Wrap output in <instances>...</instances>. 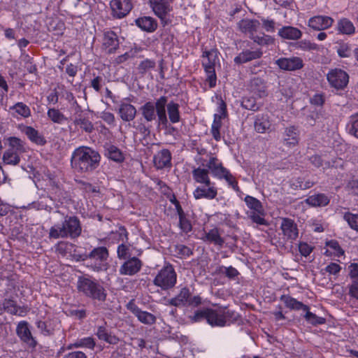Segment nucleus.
I'll return each mask as SVG.
<instances>
[{
  "label": "nucleus",
  "mask_w": 358,
  "mask_h": 358,
  "mask_svg": "<svg viewBox=\"0 0 358 358\" xmlns=\"http://www.w3.org/2000/svg\"><path fill=\"white\" fill-rule=\"evenodd\" d=\"M189 296L190 292L189 289L187 287H183L176 297L170 300L169 303L174 306H184L187 303V301Z\"/></svg>",
  "instance_id": "nucleus-30"
},
{
  "label": "nucleus",
  "mask_w": 358,
  "mask_h": 358,
  "mask_svg": "<svg viewBox=\"0 0 358 358\" xmlns=\"http://www.w3.org/2000/svg\"><path fill=\"white\" fill-rule=\"evenodd\" d=\"M177 274L173 266L166 264L157 273L153 280V284L160 287L162 290L172 289L176 284Z\"/></svg>",
  "instance_id": "nucleus-4"
},
{
  "label": "nucleus",
  "mask_w": 358,
  "mask_h": 358,
  "mask_svg": "<svg viewBox=\"0 0 358 358\" xmlns=\"http://www.w3.org/2000/svg\"><path fill=\"white\" fill-rule=\"evenodd\" d=\"M1 308H3V310L13 315H16L17 313L16 303L12 299H5Z\"/></svg>",
  "instance_id": "nucleus-53"
},
{
  "label": "nucleus",
  "mask_w": 358,
  "mask_h": 358,
  "mask_svg": "<svg viewBox=\"0 0 358 358\" xmlns=\"http://www.w3.org/2000/svg\"><path fill=\"white\" fill-rule=\"evenodd\" d=\"M154 105L157 115L166 113V107L167 108V105H169L168 97L165 96H160L156 100Z\"/></svg>",
  "instance_id": "nucleus-47"
},
{
  "label": "nucleus",
  "mask_w": 358,
  "mask_h": 358,
  "mask_svg": "<svg viewBox=\"0 0 358 358\" xmlns=\"http://www.w3.org/2000/svg\"><path fill=\"white\" fill-rule=\"evenodd\" d=\"M17 334L20 339L29 347L34 348L36 346V342L32 337L27 322L19 323L17 327Z\"/></svg>",
  "instance_id": "nucleus-17"
},
{
  "label": "nucleus",
  "mask_w": 358,
  "mask_h": 358,
  "mask_svg": "<svg viewBox=\"0 0 358 358\" xmlns=\"http://www.w3.org/2000/svg\"><path fill=\"white\" fill-rule=\"evenodd\" d=\"M208 169L197 168L192 171V176L196 182L204 184L206 186L211 185L210 180L208 176Z\"/></svg>",
  "instance_id": "nucleus-29"
},
{
  "label": "nucleus",
  "mask_w": 358,
  "mask_h": 358,
  "mask_svg": "<svg viewBox=\"0 0 358 358\" xmlns=\"http://www.w3.org/2000/svg\"><path fill=\"white\" fill-rule=\"evenodd\" d=\"M344 219L352 229L358 231V215L346 213Z\"/></svg>",
  "instance_id": "nucleus-54"
},
{
  "label": "nucleus",
  "mask_w": 358,
  "mask_h": 358,
  "mask_svg": "<svg viewBox=\"0 0 358 358\" xmlns=\"http://www.w3.org/2000/svg\"><path fill=\"white\" fill-rule=\"evenodd\" d=\"M337 53L340 57H349L350 56V48L348 43H341L337 47Z\"/></svg>",
  "instance_id": "nucleus-55"
},
{
  "label": "nucleus",
  "mask_w": 358,
  "mask_h": 358,
  "mask_svg": "<svg viewBox=\"0 0 358 358\" xmlns=\"http://www.w3.org/2000/svg\"><path fill=\"white\" fill-rule=\"evenodd\" d=\"M108 257V252L105 247H99L92 250V251L87 255L86 258L94 259L99 261H104Z\"/></svg>",
  "instance_id": "nucleus-39"
},
{
  "label": "nucleus",
  "mask_w": 358,
  "mask_h": 358,
  "mask_svg": "<svg viewBox=\"0 0 358 358\" xmlns=\"http://www.w3.org/2000/svg\"><path fill=\"white\" fill-rule=\"evenodd\" d=\"M241 106L243 108L252 111H257L259 108V105L257 103L256 99L253 96L243 97L241 101Z\"/></svg>",
  "instance_id": "nucleus-46"
},
{
  "label": "nucleus",
  "mask_w": 358,
  "mask_h": 358,
  "mask_svg": "<svg viewBox=\"0 0 358 358\" xmlns=\"http://www.w3.org/2000/svg\"><path fill=\"white\" fill-rule=\"evenodd\" d=\"M48 116L56 123H61L66 119L64 115L59 110L55 108L49 109Z\"/></svg>",
  "instance_id": "nucleus-52"
},
{
  "label": "nucleus",
  "mask_w": 358,
  "mask_h": 358,
  "mask_svg": "<svg viewBox=\"0 0 358 358\" xmlns=\"http://www.w3.org/2000/svg\"><path fill=\"white\" fill-rule=\"evenodd\" d=\"M176 252L181 256L189 257L192 255V250L185 245H178L176 246Z\"/></svg>",
  "instance_id": "nucleus-58"
},
{
  "label": "nucleus",
  "mask_w": 358,
  "mask_h": 358,
  "mask_svg": "<svg viewBox=\"0 0 358 358\" xmlns=\"http://www.w3.org/2000/svg\"><path fill=\"white\" fill-rule=\"evenodd\" d=\"M129 247L124 244H121L117 248V257L121 259H126L129 257Z\"/></svg>",
  "instance_id": "nucleus-57"
},
{
  "label": "nucleus",
  "mask_w": 358,
  "mask_h": 358,
  "mask_svg": "<svg viewBox=\"0 0 358 358\" xmlns=\"http://www.w3.org/2000/svg\"><path fill=\"white\" fill-rule=\"evenodd\" d=\"M96 336L100 340H103L110 344H117L119 341L118 338L111 335L104 326L99 327Z\"/></svg>",
  "instance_id": "nucleus-32"
},
{
  "label": "nucleus",
  "mask_w": 358,
  "mask_h": 358,
  "mask_svg": "<svg viewBox=\"0 0 358 358\" xmlns=\"http://www.w3.org/2000/svg\"><path fill=\"white\" fill-rule=\"evenodd\" d=\"M82 227L79 219L76 216L66 215L62 225H55L50 229V238H76L80 236Z\"/></svg>",
  "instance_id": "nucleus-2"
},
{
  "label": "nucleus",
  "mask_w": 358,
  "mask_h": 358,
  "mask_svg": "<svg viewBox=\"0 0 358 358\" xmlns=\"http://www.w3.org/2000/svg\"><path fill=\"white\" fill-rule=\"evenodd\" d=\"M119 114L123 121L130 122L135 118L136 109L130 103H122L119 108Z\"/></svg>",
  "instance_id": "nucleus-24"
},
{
  "label": "nucleus",
  "mask_w": 358,
  "mask_h": 358,
  "mask_svg": "<svg viewBox=\"0 0 358 358\" xmlns=\"http://www.w3.org/2000/svg\"><path fill=\"white\" fill-rule=\"evenodd\" d=\"M299 141V131L294 126H289L285 129L283 133L284 143L289 147L295 146Z\"/></svg>",
  "instance_id": "nucleus-21"
},
{
  "label": "nucleus",
  "mask_w": 358,
  "mask_h": 358,
  "mask_svg": "<svg viewBox=\"0 0 358 358\" xmlns=\"http://www.w3.org/2000/svg\"><path fill=\"white\" fill-rule=\"evenodd\" d=\"M248 87L250 92L259 98H264L268 95L266 83L262 78H252Z\"/></svg>",
  "instance_id": "nucleus-12"
},
{
  "label": "nucleus",
  "mask_w": 358,
  "mask_h": 358,
  "mask_svg": "<svg viewBox=\"0 0 358 358\" xmlns=\"http://www.w3.org/2000/svg\"><path fill=\"white\" fill-rule=\"evenodd\" d=\"M334 20L329 16L317 15L311 17L308 21V26L315 30H323L330 27Z\"/></svg>",
  "instance_id": "nucleus-14"
},
{
  "label": "nucleus",
  "mask_w": 358,
  "mask_h": 358,
  "mask_svg": "<svg viewBox=\"0 0 358 358\" xmlns=\"http://www.w3.org/2000/svg\"><path fill=\"white\" fill-rule=\"evenodd\" d=\"M262 56V52L260 50L251 51L249 50H243L234 58V62L237 64H241L250 62L253 59H259Z\"/></svg>",
  "instance_id": "nucleus-23"
},
{
  "label": "nucleus",
  "mask_w": 358,
  "mask_h": 358,
  "mask_svg": "<svg viewBox=\"0 0 358 358\" xmlns=\"http://www.w3.org/2000/svg\"><path fill=\"white\" fill-rule=\"evenodd\" d=\"M349 132L358 138V117H355L351 120Z\"/></svg>",
  "instance_id": "nucleus-61"
},
{
  "label": "nucleus",
  "mask_w": 358,
  "mask_h": 358,
  "mask_svg": "<svg viewBox=\"0 0 358 358\" xmlns=\"http://www.w3.org/2000/svg\"><path fill=\"white\" fill-rule=\"evenodd\" d=\"M349 294L350 296L358 300V282L352 281L349 287Z\"/></svg>",
  "instance_id": "nucleus-63"
},
{
  "label": "nucleus",
  "mask_w": 358,
  "mask_h": 358,
  "mask_svg": "<svg viewBox=\"0 0 358 358\" xmlns=\"http://www.w3.org/2000/svg\"><path fill=\"white\" fill-rule=\"evenodd\" d=\"M216 272L219 274H224L227 278L230 279H234L236 277L239 273L235 268L232 266L225 267V266H220Z\"/></svg>",
  "instance_id": "nucleus-49"
},
{
  "label": "nucleus",
  "mask_w": 358,
  "mask_h": 358,
  "mask_svg": "<svg viewBox=\"0 0 358 358\" xmlns=\"http://www.w3.org/2000/svg\"><path fill=\"white\" fill-rule=\"evenodd\" d=\"M171 154L167 149L162 150L154 157V164L157 169H162L171 166Z\"/></svg>",
  "instance_id": "nucleus-16"
},
{
  "label": "nucleus",
  "mask_w": 358,
  "mask_h": 358,
  "mask_svg": "<svg viewBox=\"0 0 358 358\" xmlns=\"http://www.w3.org/2000/svg\"><path fill=\"white\" fill-rule=\"evenodd\" d=\"M281 229L287 240H295L298 236V229L293 220L284 218L281 223Z\"/></svg>",
  "instance_id": "nucleus-18"
},
{
  "label": "nucleus",
  "mask_w": 358,
  "mask_h": 358,
  "mask_svg": "<svg viewBox=\"0 0 358 358\" xmlns=\"http://www.w3.org/2000/svg\"><path fill=\"white\" fill-rule=\"evenodd\" d=\"M6 140L8 142L9 145V148L8 150H11L13 152L21 154L26 151L24 143L21 139L11 136L6 138Z\"/></svg>",
  "instance_id": "nucleus-35"
},
{
  "label": "nucleus",
  "mask_w": 358,
  "mask_h": 358,
  "mask_svg": "<svg viewBox=\"0 0 358 358\" xmlns=\"http://www.w3.org/2000/svg\"><path fill=\"white\" fill-rule=\"evenodd\" d=\"M99 153L87 146L76 148L71 156L72 168L80 173H90L96 170L100 164Z\"/></svg>",
  "instance_id": "nucleus-1"
},
{
  "label": "nucleus",
  "mask_w": 358,
  "mask_h": 358,
  "mask_svg": "<svg viewBox=\"0 0 358 358\" xmlns=\"http://www.w3.org/2000/svg\"><path fill=\"white\" fill-rule=\"evenodd\" d=\"M155 67V62L153 60L146 59L142 61L138 66V70L139 73L145 74L148 71L154 69Z\"/></svg>",
  "instance_id": "nucleus-51"
},
{
  "label": "nucleus",
  "mask_w": 358,
  "mask_h": 358,
  "mask_svg": "<svg viewBox=\"0 0 358 358\" xmlns=\"http://www.w3.org/2000/svg\"><path fill=\"white\" fill-rule=\"evenodd\" d=\"M10 110H13L17 115L24 117H28L31 115L30 108L22 102H18L14 106L10 107Z\"/></svg>",
  "instance_id": "nucleus-42"
},
{
  "label": "nucleus",
  "mask_w": 358,
  "mask_h": 358,
  "mask_svg": "<svg viewBox=\"0 0 358 358\" xmlns=\"http://www.w3.org/2000/svg\"><path fill=\"white\" fill-rule=\"evenodd\" d=\"M136 24L142 30L147 32H152L157 28V21L154 18L148 16H144L136 19Z\"/></svg>",
  "instance_id": "nucleus-25"
},
{
  "label": "nucleus",
  "mask_w": 358,
  "mask_h": 358,
  "mask_svg": "<svg viewBox=\"0 0 358 358\" xmlns=\"http://www.w3.org/2000/svg\"><path fill=\"white\" fill-rule=\"evenodd\" d=\"M217 53L216 50H211L210 51H205L202 56V65L208 75L206 81L208 82L210 87H213L216 85L215 64L217 59Z\"/></svg>",
  "instance_id": "nucleus-6"
},
{
  "label": "nucleus",
  "mask_w": 358,
  "mask_h": 358,
  "mask_svg": "<svg viewBox=\"0 0 358 358\" xmlns=\"http://www.w3.org/2000/svg\"><path fill=\"white\" fill-rule=\"evenodd\" d=\"M78 289L85 296L101 301L106 299L105 289L96 281L90 278L80 277L78 281Z\"/></svg>",
  "instance_id": "nucleus-3"
},
{
  "label": "nucleus",
  "mask_w": 358,
  "mask_h": 358,
  "mask_svg": "<svg viewBox=\"0 0 358 358\" xmlns=\"http://www.w3.org/2000/svg\"><path fill=\"white\" fill-rule=\"evenodd\" d=\"M247 206L251 210L247 212V215L253 222L260 225H268L267 221L264 218V210L262 203L256 198L246 196L244 199Z\"/></svg>",
  "instance_id": "nucleus-5"
},
{
  "label": "nucleus",
  "mask_w": 358,
  "mask_h": 358,
  "mask_svg": "<svg viewBox=\"0 0 358 358\" xmlns=\"http://www.w3.org/2000/svg\"><path fill=\"white\" fill-rule=\"evenodd\" d=\"M113 16L122 18L127 15L133 8L131 2L124 0H112L110 2Z\"/></svg>",
  "instance_id": "nucleus-9"
},
{
  "label": "nucleus",
  "mask_w": 358,
  "mask_h": 358,
  "mask_svg": "<svg viewBox=\"0 0 358 358\" xmlns=\"http://www.w3.org/2000/svg\"><path fill=\"white\" fill-rule=\"evenodd\" d=\"M308 306L307 310H303L306 313L303 317L308 323L316 326L317 324H323L326 322V320L324 317L317 316L315 314L310 312Z\"/></svg>",
  "instance_id": "nucleus-43"
},
{
  "label": "nucleus",
  "mask_w": 358,
  "mask_h": 358,
  "mask_svg": "<svg viewBox=\"0 0 358 358\" xmlns=\"http://www.w3.org/2000/svg\"><path fill=\"white\" fill-rule=\"evenodd\" d=\"M251 39L260 45H270L274 43V38L268 35L262 34V36H253Z\"/></svg>",
  "instance_id": "nucleus-50"
},
{
  "label": "nucleus",
  "mask_w": 358,
  "mask_h": 358,
  "mask_svg": "<svg viewBox=\"0 0 358 358\" xmlns=\"http://www.w3.org/2000/svg\"><path fill=\"white\" fill-rule=\"evenodd\" d=\"M206 238L208 241L220 246H222L224 243V239L220 236L217 228L212 229L206 233Z\"/></svg>",
  "instance_id": "nucleus-41"
},
{
  "label": "nucleus",
  "mask_w": 358,
  "mask_h": 358,
  "mask_svg": "<svg viewBox=\"0 0 358 358\" xmlns=\"http://www.w3.org/2000/svg\"><path fill=\"white\" fill-rule=\"evenodd\" d=\"M167 111L169 118L172 123H176L180 121L179 105L173 101H171L167 105Z\"/></svg>",
  "instance_id": "nucleus-38"
},
{
  "label": "nucleus",
  "mask_w": 358,
  "mask_h": 358,
  "mask_svg": "<svg viewBox=\"0 0 358 358\" xmlns=\"http://www.w3.org/2000/svg\"><path fill=\"white\" fill-rule=\"evenodd\" d=\"M25 134L28 138L32 141L38 145H45L46 143L45 139L39 134L38 131L31 127H27L25 128Z\"/></svg>",
  "instance_id": "nucleus-36"
},
{
  "label": "nucleus",
  "mask_w": 358,
  "mask_h": 358,
  "mask_svg": "<svg viewBox=\"0 0 358 358\" xmlns=\"http://www.w3.org/2000/svg\"><path fill=\"white\" fill-rule=\"evenodd\" d=\"M136 317L140 322L145 324H153L156 322V317L146 311L141 310Z\"/></svg>",
  "instance_id": "nucleus-48"
},
{
  "label": "nucleus",
  "mask_w": 358,
  "mask_h": 358,
  "mask_svg": "<svg viewBox=\"0 0 358 358\" xmlns=\"http://www.w3.org/2000/svg\"><path fill=\"white\" fill-rule=\"evenodd\" d=\"M350 269V276L352 279V281L358 282V264H351Z\"/></svg>",
  "instance_id": "nucleus-64"
},
{
  "label": "nucleus",
  "mask_w": 358,
  "mask_h": 358,
  "mask_svg": "<svg viewBox=\"0 0 358 358\" xmlns=\"http://www.w3.org/2000/svg\"><path fill=\"white\" fill-rule=\"evenodd\" d=\"M259 26L260 22L257 20L243 19L238 23L240 31L244 34H249L250 38L257 32Z\"/></svg>",
  "instance_id": "nucleus-19"
},
{
  "label": "nucleus",
  "mask_w": 358,
  "mask_h": 358,
  "mask_svg": "<svg viewBox=\"0 0 358 358\" xmlns=\"http://www.w3.org/2000/svg\"><path fill=\"white\" fill-rule=\"evenodd\" d=\"M20 154L11 150H6L3 155L2 161L5 164L16 166L20 162Z\"/></svg>",
  "instance_id": "nucleus-33"
},
{
  "label": "nucleus",
  "mask_w": 358,
  "mask_h": 358,
  "mask_svg": "<svg viewBox=\"0 0 358 358\" xmlns=\"http://www.w3.org/2000/svg\"><path fill=\"white\" fill-rule=\"evenodd\" d=\"M217 194V189L212 186L198 187L194 192V196L196 199H213Z\"/></svg>",
  "instance_id": "nucleus-22"
},
{
  "label": "nucleus",
  "mask_w": 358,
  "mask_h": 358,
  "mask_svg": "<svg viewBox=\"0 0 358 358\" xmlns=\"http://www.w3.org/2000/svg\"><path fill=\"white\" fill-rule=\"evenodd\" d=\"M179 225L184 232L187 233L192 230V225L185 216L179 218Z\"/></svg>",
  "instance_id": "nucleus-60"
},
{
  "label": "nucleus",
  "mask_w": 358,
  "mask_h": 358,
  "mask_svg": "<svg viewBox=\"0 0 358 358\" xmlns=\"http://www.w3.org/2000/svg\"><path fill=\"white\" fill-rule=\"evenodd\" d=\"M140 111L143 118L148 122H152L157 119V113L154 102L148 101L144 103L141 108Z\"/></svg>",
  "instance_id": "nucleus-26"
},
{
  "label": "nucleus",
  "mask_w": 358,
  "mask_h": 358,
  "mask_svg": "<svg viewBox=\"0 0 358 358\" xmlns=\"http://www.w3.org/2000/svg\"><path fill=\"white\" fill-rule=\"evenodd\" d=\"M227 182V183L231 186V187L236 191L239 192V187L238 185V182L235 178V177L229 171L227 174L223 178Z\"/></svg>",
  "instance_id": "nucleus-59"
},
{
  "label": "nucleus",
  "mask_w": 358,
  "mask_h": 358,
  "mask_svg": "<svg viewBox=\"0 0 358 358\" xmlns=\"http://www.w3.org/2000/svg\"><path fill=\"white\" fill-rule=\"evenodd\" d=\"M233 313L227 308H209L206 321L212 327H224L227 323V320L232 317Z\"/></svg>",
  "instance_id": "nucleus-7"
},
{
  "label": "nucleus",
  "mask_w": 358,
  "mask_h": 358,
  "mask_svg": "<svg viewBox=\"0 0 358 358\" xmlns=\"http://www.w3.org/2000/svg\"><path fill=\"white\" fill-rule=\"evenodd\" d=\"M95 341L91 337L83 338L77 340L74 343L68 345L67 349L70 350L73 348H86L90 350L94 349Z\"/></svg>",
  "instance_id": "nucleus-37"
},
{
  "label": "nucleus",
  "mask_w": 358,
  "mask_h": 358,
  "mask_svg": "<svg viewBox=\"0 0 358 358\" xmlns=\"http://www.w3.org/2000/svg\"><path fill=\"white\" fill-rule=\"evenodd\" d=\"M271 124L266 117H257L255 122V129L258 133L263 134L269 129Z\"/></svg>",
  "instance_id": "nucleus-40"
},
{
  "label": "nucleus",
  "mask_w": 358,
  "mask_h": 358,
  "mask_svg": "<svg viewBox=\"0 0 358 358\" xmlns=\"http://www.w3.org/2000/svg\"><path fill=\"white\" fill-rule=\"evenodd\" d=\"M107 155L109 159L116 162H122L124 160L123 154L120 150L115 145H110L108 147Z\"/></svg>",
  "instance_id": "nucleus-45"
},
{
  "label": "nucleus",
  "mask_w": 358,
  "mask_h": 358,
  "mask_svg": "<svg viewBox=\"0 0 358 358\" xmlns=\"http://www.w3.org/2000/svg\"><path fill=\"white\" fill-rule=\"evenodd\" d=\"M275 64L280 69L285 71H296L303 66V60L297 57L280 58L276 60Z\"/></svg>",
  "instance_id": "nucleus-11"
},
{
  "label": "nucleus",
  "mask_w": 358,
  "mask_h": 358,
  "mask_svg": "<svg viewBox=\"0 0 358 358\" xmlns=\"http://www.w3.org/2000/svg\"><path fill=\"white\" fill-rule=\"evenodd\" d=\"M150 3L155 15L164 21L171 10V6L166 0H150Z\"/></svg>",
  "instance_id": "nucleus-15"
},
{
  "label": "nucleus",
  "mask_w": 358,
  "mask_h": 358,
  "mask_svg": "<svg viewBox=\"0 0 358 358\" xmlns=\"http://www.w3.org/2000/svg\"><path fill=\"white\" fill-rule=\"evenodd\" d=\"M306 202L312 206H325L329 203V199L324 194H317L308 196Z\"/></svg>",
  "instance_id": "nucleus-31"
},
{
  "label": "nucleus",
  "mask_w": 358,
  "mask_h": 358,
  "mask_svg": "<svg viewBox=\"0 0 358 358\" xmlns=\"http://www.w3.org/2000/svg\"><path fill=\"white\" fill-rule=\"evenodd\" d=\"M228 172L229 171L224 168L222 164H219V166L212 172V173L215 177L222 179Z\"/></svg>",
  "instance_id": "nucleus-62"
},
{
  "label": "nucleus",
  "mask_w": 358,
  "mask_h": 358,
  "mask_svg": "<svg viewBox=\"0 0 358 358\" xmlns=\"http://www.w3.org/2000/svg\"><path fill=\"white\" fill-rule=\"evenodd\" d=\"M337 28L338 31L343 34H352L355 31L354 24L347 18L340 20L338 22Z\"/></svg>",
  "instance_id": "nucleus-34"
},
{
  "label": "nucleus",
  "mask_w": 358,
  "mask_h": 358,
  "mask_svg": "<svg viewBox=\"0 0 358 358\" xmlns=\"http://www.w3.org/2000/svg\"><path fill=\"white\" fill-rule=\"evenodd\" d=\"M208 309L206 308L203 310H196L193 316H190V320L194 322H199L203 319H207Z\"/></svg>",
  "instance_id": "nucleus-56"
},
{
  "label": "nucleus",
  "mask_w": 358,
  "mask_h": 358,
  "mask_svg": "<svg viewBox=\"0 0 358 358\" xmlns=\"http://www.w3.org/2000/svg\"><path fill=\"white\" fill-rule=\"evenodd\" d=\"M280 301L284 302L285 306L291 310H302L303 311L308 309L307 305L303 304L302 302L297 301L296 299L289 295H282L280 296Z\"/></svg>",
  "instance_id": "nucleus-27"
},
{
  "label": "nucleus",
  "mask_w": 358,
  "mask_h": 358,
  "mask_svg": "<svg viewBox=\"0 0 358 358\" xmlns=\"http://www.w3.org/2000/svg\"><path fill=\"white\" fill-rule=\"evenodd\" d=\"M142 262L137 257L129 258L120 266L119 272L121 275H133L141 268Z\"/></svg>",
  "instance_id": "nucleus-13"
},
{
  "label": "nucleus",
  "mask_w": 358,
  "mask_h": 358,
  "mask_svg": "<svg viewBox=\"0 0 358 358\" xmlns=\"http://www.w3.org/2000/svg\"><path fill=\"white\" fill-rule=\"evenodd\" d=\"M278 34L280 36L285 39L297 40L301 38L302 33L296 27H283L279 30Z\"/></svg>",
  "instance_id": "nucleus-28"
},
{
  "label": "nucleus",
  "mask_w": 358,
  "mask_h": 358,
  "mask_svg": "<svg viewBox=\"0 0 358 358\" xmlns=\"http://www.w3.org/2000/svg\"><path fill=\"white\" fill-rule=\"evenodd\" d=\"M220 109L222 111V113L220 115L215 114L214 115V120L212 124L211 127V134L213 136V138L217 141H220L221 138L220 133V129L222 126V122L221 120L223 117H225L227 109H226V104L223 101L222 102Z\"/></svg>",
  "instance_id": "nucleus-20"
},
{
  "label": "nucleus",
  "mask_w": 358,
  "mask_h": 358,
  "mask_svg": "<svg viewBox=\"0 0 358 358\" xmlns=\"http://www.w3.org/2000/svg\"><path fill=\"white\" fill-rule=\"evenodd\" d=\"M118 36L114 31H107L104 34L102 48L107 54H113L119 48Z\"/></svg>",
  "instance_id": "nucleus-10"
},
{
  "label": "nucleus",
  "mask_w": 358,
  "mask_h": 358,
  "mask_svg": "<svg viewBox=\"0 0 358 358\" xmlns=\"http://www.w3.org/2000/svg\"><path fill=\"white\" fill-rule=\"evenodd\" d=\"M76 125L80 126V127L87 133H91L94 130V126L92 123L87 118L79 116L76 117L73 120Z\"/></svg>",
  "instance_id": "nucleus-44"
},
{
  "label": "nucleus",
  "mask_w": 358,
  "mask_h": 358,
  "mask_svg": "<svg viewBox=\"0 0 358 358\" xmlns=\"http://www.w3.org/2000/svg\"><path fill=\"white\" fill-rule=\"evenodd\" d=\"M327 80L331 87L336 90H343L348 84L349 76L341 69L329 71L327 75Z\"/></svg>",
  "instance_id": "nucleus-8"
}]
</instances>
